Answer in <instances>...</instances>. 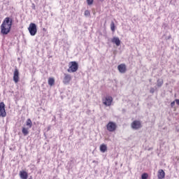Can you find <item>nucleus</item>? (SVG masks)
Returning a JSON list of instances; mask_svg holds the SVG:
<instances>
[{
    "label": "nucleus",
    "instance_id": "nucleus-1",
    "mask_svg": "<svg viewBox=\"0 0 179 179\" xmlns=\"http://www.w3.org/2000/svg\"><path fill=\"white\" fill-rule=\"evenodd\" d=\"M13 20H12V18L9 17H6L1 25V34H4L6 36V34H9L10 31V29H12V23Z\"/></svg>",
    "mask_w": 179,
    "mask_h": 179
},
{
    "label": "nucleus",
    "instance_id": "nucleus-2",
    "mask_svg": "<svg viewBox=\"0 0 179 179\" xmlns=\"http://www.w3.org/2000/svg\"><path fill=\"white\" fill-rule=\"evenodd\" d=\"M28 30L31 36H35L37 34V25L34 23H31L28 27Z\"/></svg>",
    "mask_w": 179,
    "mask_h": 179
},
{
    "label": "nucleus",
    "instance_id": "nucleus-3",
    "mask_svg": "<svg viewBox=\"0 0 179 179\" xmlns=\"http://www.w3.org/2000/svg\"><path fill=\"white\" fill-rule=\"evenodd\" d=\"M71 66H69V68L68 69V72H69L70 73L72 72H76V71H78V63L76 62H71Z\"/></svg>",
    "mask_w": 179,
    "mask_h": 179
},
{
    "label": "nucleus",
    "instance_id": "nucleus-4",
    "mask_svg": "<svg viewBox=\"0 0 179 179\" xmlns=\"http://www.w3.org/2000/svg\"><path fill=\"white\" fill-rule=\"evenodd\" d=\"M106 129L109 132H114V131H115V129H117V124H115V122H109L108 123V124L106 125Z\"/></svg>",
    "mask_w": 179,
    "mask_h": 179
},
{
    "label": "nucleus",
    "instance_id": "nucleus-5",
    "mask_svg": "<svg viewBox=\"0 0 179 179\" xmlns=\"http://www.w3.org/2000/svg\"><path fill=\"white\" fill-rule=\"evenodd\" d=\"M131 127L132 129H135L136 131L138 129H140V128H142V124L141 123V121L139 120H134L131 124Z\"/></svg>",
    "mask_w": 179,
    "mask_h": 179
},
{
    "label": "nucleus",
    "instance_id": "nucleus-6",
    "mask_svg": "<svg viewBox=\"0 0 179 179\" xmlns=\"http://www.w3.org/2000/svg\"><path fill=\"white\" fill-rule=\"evenodd\" d=\"M113 103V97L110 96H106L104 99H103V103L108 107H110L111 103Z\"/></svg>",
    "mask_w": 179,
    "mask_h": 179
},
{
    "label": "nucleus",
    "instance_id": "nucleus-7",
    "mask_svg": "<svg viewBox=\"0 0 179 179\" xmlns=\"http://www.w3.org/2000/svg\"><path fill=\"white\" fill-rule=\"evenodd\" d=\"M0 117H6V110H5V103L3 102L0 103Z\"/></svg>",
    "mask_w": 179,
    "mask_h": 179
},
{
    "label": "nucleus",
    "instance_id": "nucleus-8",
    "mask_svg": "<svg viewBox=\"0 0 179 179\" xmlns=\"http://www.w3.org/2000/svg\"><path fill=\"white\" fill-rule=\"evenodd\" d=\"M72 80V77L69 74L64 73V78L63 79V83L64 85H69V82Z\"/></svg>",
    "mask_w": 179,
    "mask_h": 179
},
{
    "label": "nucleus",
    "instance_id": "nucleus-9",
    "mask_svg": "<svg viewBox=\"0 0 179 179\" xmlns=\"http://www.w3.org/2000/svg\"><path fill=\"white\" fill-rule=\"evenodd\" d=\"M117 69L120 73H125V72H127V65L121 64L117 66Z\"/></svg>",
    "mask_w": 179,
    "mask_h": 179
},
{
    "label": "nucleus",
    "instance_id": "nucleus-10",
    "mask_svg": "<svg viewBox=\"0 0 179 179\" xmlns=\"http://www.w3.org/2000/svg\"><path fill=\"white\" fill-rule=\"evenodd\" d=\"M13 80L15 83H17L19 82V70L15 69L13 73Z\"/></svg>",
    "mask_w": 179,
    "mask_h": 179
},
{
    "label": "nucleus",
    "instance_id": "nucleus-11",
    "mask_svg": "<svg viewBox=\"0 0 179 179\" xmlns=\"http://www.w3.org/2000/svg\"><path fill=\"white\" fill-rule=\"evenodd\" d=\"M165 176H166V173H164V171H163V169H159L158 171V174H157L158 179H163L164 178Z\"/></svg>",
    "mask_w": 179,
    "mask_h": 179
},
{
    "label": "nucleus",
    "instance_id": "nucleus-12",
    "mask_svg": "<svg viewBox=\"0 0 179 179\" xmlns=\"http://www.w3.org/2000/svg\"><path fill=\"white\" fill-rule=\"evenodd\" d=\"M111 42L113 43V44H116L117 47L121 44V41L118 37H113V38L111 40Z\"/></svg>",
    "mask_w": 179,
    "mask_h": 179
},
{
    "label": "nucleus",
    "instance_id": "nucleus-13",
    "mask_svg": "<svg viewBox=\"0 0 179 179\" xmlns=\"http://www.w3.org/2000/svg\"><path fill=\"white\" fill-rule=\"evenodd\" d=\"M20 177L22 179H27V178L29 177V175L27 174V172H26V171H20Z\"/></svg>",
    "mask_w": 179,
    "mask_h": 179
},
{
    "label": "nucleus",
    "instance_id": "nucleus-14",
    "mask_svg": "<svg viewBox=\"0 0 179 179\" xmlns=\"http://www.w3.org/2000/svg\"><path fill=\"white\" fill-rule=\"evenodd\" d=\"M99 149L101 153H106V152H107V145H106L105 144H101Z\"/></svg>",
    "mask_w": 179,
    "mask_h": 179
},
{
    "label": "nucleus",
    "instance_id": "nucleus-15",
    "mask_svg": "<svg viewBox=\"0 0 179 179\" xmlns=\"http://www.w3.org/2000/svg\"><path fill=\"white\" fill-rule=\"evenodd\" d=\"M26 127H27V128H29V129H30V128H31V127H33V122H31V120H30V119L27 120Z\"/></svg>",
    "mask_w": 179,
    "mask_h": 179
},
{
    "label": "nucleus",
    "instance_id": "nucleus-16",
    "mask_svg": "<svg viewBox=\"0 0 179 179\" xmlns=\"http://www.w3.org/2000/svg\"><path fill=\"white\" fill-rule=\"evenodd\" d=\"M29 127H22V132L24 136H27L29 135Z\"/></svg>",
    "mask_w": 179,
    "mask_h": 179
},
{
    "label": "nucleus",
    "instance_id": "nucleus-17",
    "mask_svg": "<svg viewBox=\"0 0 179 179\" xmlns=\"http://www.w3.org/2000/svg\"><path fill=\"white\" fill-rule=\"evenodd\" d=\"M54 83H55V80L53 78H50L48 79V85L53 86Z\"/></svg>",
    "mask_w": 179,
    "mask_h": 179
},
{
    "label": "nucleus",
    "instance_id": "nucleus-18",
    "mask_svg": "<svg viewBox=\"0 0 179 179\" xmlns=\"http://www.w3.org/2000/svg\"><path fill=\"white\" fill-rule=\"evenodd\" d=\"M163 85V80H157V86H158V87H161V86Z\"/></svg>",
    "mask_w": 179,
    "mask_h": 179
},
{
    "label": "nucleus",
    "instance_id": "nucleus-19",
    "mask_svg": "<svg viewBox=\"0 0 179 179\" xmlns=\"http://www.w3.org/2000/svg\"><path fill=\"white\" fill-rule=\"evenodd\" d=\"M110 29L113 31H115V24H114V22H111V24H110Z\"/></svg>",
    "mask_w": 179,
    "mask_h": 179
},
{
    "label": "nucleus",
    "instance_id": "nucleus-20",
    "mask_svg": "<svg viewBox=\"0 0 179 179\" xmlns=\"http://www.w3.org/2000/svg\"><path fill=\"white\" fill-rule=\"evenodd\" d=\"M148 173H143L141 176V179H148Z\"/></svg>",
    "mask_w": 179,
    "mask_h": 179
},
{
    "label": "nucleus",
    "instance_id": "nucleus-21",
    "mask_svg": "<svg viewBox=\"0 0 179 179\" xmlns=\"http://www.w3.org/2000/svg\"><path fill=\"white\" fill-rule=\"evenodd\" d=\"M85 16H90V11L85 10Z\"/></svg>",
    "mask_w": 179,
    "mask_h": 179
},
{
    "label": "nucleus",
    "instance_id": "nucleus-22",
    "mask_svg": "<svg viewBox=\"0 0 179 179\" xmlns=\"http://www.w3.org/2000/svg\"><path fill=\"white\" fill-rule=\"evenodd\" d=\"M87 5H92L93 4V0H87Z\"/></svg>",
    "mask_w": 179,
    "mask_h": 179
},
{
    "label": "nucleus",
    "instance_id": "nucleus-23",
    "mask_svg": "<svg viewBox=\"0 0 179 179\" xmlns=\"http://www.w3.org/2000/svg\"><path fill=\"white\" fill-rule=\"evenodd\" d=\"M175 105H176V101H173L171 103V107H174Z\"/></svg>",
    "mask_w": 179,
    "mask_h": 179
},
{
    "label": "nucleus",
    "instance_id": "nucleus-24",
    "mask_svg": "<svg viewBox=\"0 0 179 179\" xmlns=\"http://www.w3.org/2000/svg\"><path fill=\"white\" fill-rule=\"evenodd\" d=\"M150 93H155V88L152 87L150 90Z\"/></svg>",
    "mask_w": 179,
    "mask_h": 179
},
{
    "label": "nucleus",
    "instance_id": "nucleus-25",
    "mask_svg": "<svg viewBox=\"0 0 179 179\" xmlns=\"http://www.w3.org/2000/svg\"><path fill=\"white\" fill-rule=\"evenodd\" d=\"M175 101H176V104L178 106H179V99H176Z\"/></svg>",
    "mask_w": 179,
    "mask_h": 179
},
{
    "label": "nucleus",
    "instance_id": "nucleus-26",
    "mask_svg": "<svg viewBox=\"0 0 179 179\" xmlns=\"http://www.w3.org/2000/svg\"><path fill=\"white\" fill-rule=\"evenodd\" d=\"M34 6H33V9H36V6H34V4H33Z\"/></svg>",
    "mask_w": 179,
    "mask_h": 179
},
{
    "label": "nucleus",
    "instance_id": "nucleus-27",
    "mask_svg": "<svg viewBox=\"0 0 179 179\" xmlns=\"http://www.w3.org/2000/svg\"><path fill=\"white\" fill-rule=\"evenodd\" d=\"M171 36H169V38H171Z\"/></svg>",
    "mask_w": 179,
    "mask_h": 179
},
{
    "label": "nucleus",
    "instance_id": "nucleus-28",
    "mask_svg": "<svg viewBox=\"0 0 179 179\" xmlns=\"http://www.w3.org/2000/svg\"><path fill=\"white\" fill-rule=\"evenodd\" d=\"M100 1H104V0H100Z\"/></svg>",
    "mask_w": 179,
    "mask_h": 179
}]
</instances>
